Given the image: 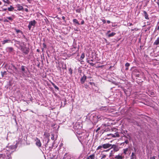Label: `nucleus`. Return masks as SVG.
<instances>
[{
  "instance_id": "nucleus-1",
  "label": "nucleus",
  "mask_w": 159,
  "mask_h": 159,
  "mask_svg": "<svg viewBox=\"0 0 159 159\" xmlns=\"http://www.w3.org/2000/svg\"><path fill=\"white\" fill-rule=\"evenodd\" d=\"M76 133L77 134L76 135L79 141L82 143L83 142H85L86 141V139L87 138L89 135L86 133H82L80 131L76 132Z\"/></svg>"
},
{
  "instance_id": "nucleus-2",
  "label": "nucleus",
  "mask_w": 159,
  "mask_h": 159,
  "mask_svg": "<svg viewBox=\"0 0 159 159\" xmlns=\"http://www.w3.org/2000/svg\"><path fill=\"white\" fill-rule=\"evenodd\" d=\"M16 43L19 45L20 48V49L25 54H27L29 52L30 49L26 47L24 43H21L20 41H16Z\"/></svg>"
},
{
  "instance_id": "nucleus-3",
  "label": "nucleus",
  "mask_w": 159,
  "mask_h": 159,
  "mask_svg": "<svg viewBox=\"0 0 159 159\" xmlns=\"http://www.w3.org/2000/svg\"><path fill=\"white\" fill-rule=\"evenodd\" d=\"M111 149L113 148V150L111 151V152L110 153L109 157L111 159H113V154L116 152H117L119 150V148L118 146L116 145L113 144L112 145V146H111Z\"/></svg>"
},
{
  "instance_id": "nucleus-4",
  "label": "nucleus",
  "mask_w": 159,
  "mask_h": 159,
  "mask_svg": "<svg viewBox=\"0 0 159 159\" xmlns=\"http://www.w3.org/2000/svg\"><path fill=\"white\" fill-rule=\"evenodd\" d=\"M73 128L74 130H75V133L76 132H78V131H80V130L82 128V124L79 122H76L73 125Z\"/></svg>"
},
{
  "instance_id": "nucleus-5",
  "label": "nucleus",
  "mask_w": 159,
  "mask_h": 159,
  "mask_svg": "<svg viewBox=\"0 0 159 159\" xmlns=\"http://www.w3.org/2000/svg\"><path fill=\"white\" fill-rule=\"evenodd\" d=\"M120 136V134L118 132H116L114 134H107L106 135L107 138L105 139H110L112 138H116V137H119Z\"/></svg>"
},
{
  "instance_id": "nucleus-6",
  "label": "nucleus",
  "mask_w": 159,
  "mask_h": 159,
  "mask_svg": "<svg viewBox=\"0 0 159 159\" xmlns=\"http://www.w3.org/2000/svg\"><path fill=\"white\" fill-rule=\"evenodd\" d=\"M36 23V22L35 20L30 21L28 26L29 30H30L31 28H34Z\"/></svg>"
},
{
  "instance_id": "nucleus-7",
  "label": "nucleus",
  "mask_w": 159,
  "mask_h": 159,
  "mask_svg": "<svg viewBox=\"0 0 159 159\" xmlns=\"http://www.w3.org/2000/svg\"><path fill=\"white\" fill-rule=\"evenodd\" d=\"M93 117L94 120H96L97 122L102 119H104V117L100 115H96Z\"/></svg>"
},
{
  "instance_id": "nucleus-8",
  "label": "nucleus",
  "mask_w": 159,
  "mask_h": 159,
  "mask_svg": "<svg viewBox=\"0 0 159 159\" xmlns=\"http://www.w3.org/2000/svg\"><path fill=\"white\" fill-rule=\"evenodd\" d=\"M36 142L35 144L36 145L39 147H40L41 146L42 144L40 142V140L38 138H36L35 139Z\"/></svg>"
},
{
  "instance_id": "nucleus-9",
  "label": "nucleus",
  "mask_w": 159,
  "mask_h": 159,
  "mask_svg": "<svg viewBox=\"0 0 159 159\" xmlns=\"http://www.w3.org/2000/svg\"><path fill=\"white\" fill-rule=\"evenodd\" d=\"M111 146H112V144L109 143H107L102 144L103 148L104 149H107L111 148Z\"/></svg>"
},
{
  "instance_id": "nucleus-10",
  "label": "nucleus",
  "mask_w": 159,
  "mask_h": 159,
  "mask_svg": "<svg viewBox=\"0 0 159 159\" xmlns=\"http://www.w3.org/2000/svg\"><path fill=\"white\" fill-rule=\"evenodd\" d=\"M114 158L115 159H121L124 158V156H122V153H120L118 155H116Z\"/></svg>"
},
{
  "instance_id": "nucleus-11",
  "label": "nucleus",
  "mask_w": 159,
  "mask_h": 159,
  "mask_svg": "<svg viewBox=\"0 0 159 159\" xmlns=\"http://www.w3.org/2000/svg\"><path fill=\"white\" fill-rule=\"evenodd\" d=\"M106 156L107 154L103 153V152H102L99 157L100 159H105L106 157Z\"/></svg>"
},
{
  "instance_id": "nucleus-12",
  "label": "nucleus",
  "mask_w": 159,
  "mask_h": 159,
  "mask_svg": "<svg viewBox=\"0 0 159 159\" xmlns=\"http://www.w3.org/2000/svg\"><path fill=\"white\" fill-rule=\"evenodd\" d=\"M71 157L70 154L68 153H66L63 158L62 159H70Z\"/></svg>"
},
{
  "instance_id": "nucleus-13",
  "label": "nucleus",
  "mask_w": 159,
  "mask_h": 159,
  "mask_svg": "<svg viewBox=\"0 0 159 159\" xmlns=\"http://www.w3.org/2000/svg\"><path fill=\"white\" fill-rule=\"evenodd\" d=\"M21 70L22 71V73L23 75L24 74L26 73L27 71L25 70V66H21Z\"/></svg>"
},
{
  "instance_id": "nucleus-14",
  "label": "nucleus",
  "mask_w": 159,
  "mask_h": 159,
  "mask_svg": "<svg viewBox=\"0 0 159 159\" xmlns=\"http://www.w3.org/2000/svg\"><path fill=\"white\" fill-rule=\"evenodd\" d=\"M95 155L94 154H91L86 159H95Z\"/></svg>"
},
{
  "instance_id": "nucleus-15",
  "label": "nucleus",
  "mask_w": 159,
  "mask_h": 159,
  "mask_svg": "<svg viewBox=\"0 0 159 159\" xmlns=\"http://www.w3.org/2000/svg\"><path fill=\"white\" fill-rule=\"evenodd\" d=\"M14 29L15 30V31H16V34L20 33L21 34H23V33L21 31L15 28H14Z\"/></svg>"
},
{
  "instance_id": "nucleus-16",
  "label": "nucleus",
  "mask_w": 159,
  "mask_h": 159,
  "mask_svg": "<svg viewBox=\"0 0 159 159\" xmlns=\"http://www.w3.org/2000/svg\"><path fill=\"white\" fill-rule=\"evenodd\" d=\"M143 12L145 18L146 19L148 20L149 19L148 18V15L147 12L145 11H143Z\"/></svg>"
},
{
  "instance_id": "nucleus-17",
  "label": "nucleus",
  "mask_w": 159,
  "mask_h": 159,
  "mask_svg": "<svg viewBox=\"0 0 159 159\" xmlns=\"http://www.w3.org/2000/svg\"><path fill=\"white\" fill-rule=\"evenodd\" d=\"M153 44L156 45H159V37H158L155 41V42Z\"/></svg>"
},
{
  "instance_id": "nucleus-18",
  "label": "nucleus",
  "mask_w": 159,
  "mask_h": 159,
  "mask_svg": "<svg viewBox=\"0 0 159 159\" xmlns=\"http://www.w3.org/2000/svg\"><path fill=\"white\" fill-rule=\"evenodd\" d=\"M17 8L18 10L19 11H21L23 9V7L19 4H18L17 5Z\"/></svg>"
},
{
  "instance_id": "nucleus-19",
  "label": "nucleus",
  "mask_w": 159,
  "mask_h": 159,
  "mask_svg": "<svg viewBox=\"0 0 159 159\" xmlns=\"http://www.w3.org/2000/svg\"><path fill=\"white\" fill-rule=\"evenodd\" d=\"M86 76L84 75L81 79V82L83 83H84V81L86 79Z\"/></svg>"
},
{
  "instance_id": "nucleus-20",
  "label": "nucleus",
  "mask_w": 159,
  "mask_h": 159,
  "mask_svg": "<svg viewBox=\"0 0 159 159\" xmlns=\"http://www.w3.org/2000/svg\"><path fill=\"white\" fill-rule=\"evenodd\" d=\"M116 34V33L114 32H112L111 34H109L107 35V36L108 37H113Z\"/></svg>"
},
{
  "instance_id": "nucleus-21",
  "label": "nucleus",
  "mask_w": 159,
  "mask_h": 159,
  "mask_svg": "<svg viewBox=\"0 0 159 159\" xmlns=\"http://www.w3.org/2000/svg\"><path fill=\"white\" fill-rule=\"evenodd\" d=\"M2 1L5 3V4H9L11 2L9 0H2Z\"/></svg>"
},
{
  "instance_id": "nucleus-22",
  "label": "nucleus",
  "mask_w": 159,
  "mask_h": 159,
  "mask_svg": "<svg viewBox=\"0 0 159 159\" xmlns=\"http://www.w3.org/2000/svg\"><path fill=\"white\" fill-rule=\"evenodd\" d=\"M131 158V159H136V156L133 152L132 153Z\"/></svg>"
},
{
  "instance_id": "nucleus-23",
  "label": "nucleus",
  "mask_w": 159,
  "mask_h": 159,
  "mask_svg": "<svg viewBox=\"0 0 159 159\" xmlns=\"http://www.w3.org/2000/svg\"><path fill=\"white\" fill-rule=\"evenodd\" d=\"M73 22L74 23H76L78 25H80V23H79L78 20L76 19H73Z\"/></svg>"
},
{
  "instance_id": "nucleus-24",
  "label": "nucleus",
  "mask_w": 159,
  "mask_h": 159,
  "mask_svg": "<svg viewBox=\"0 0 159 159\" xmlns=\"http://www.w3.org/2000/svg\"><path fill=\"white\" fill-rule=\"evenodd\" d=\"M14 9V7L12 6H10V7L8 8L7 9L9 11H12Z\"/></svg>"
},
{
  "instance_id": "nucleus-25",
  "label": "nucleus",
  "mask_w": 159,
  "mask_h": 159,
  "mask_svg": "<svg viewBox=\"0 0 159 159\" xmlns=\"http://www.w3.org/2000/svg\"><path fill=\"white\" fill-rule=\"evenodd\" d=\"M51 139L52 140H55L56 139L57 137H55L54 134H52L51 135Z\"/></svg>"
},
{
  "instance_id": "nucleus-26",
  "label": "nucleus",
  "mask_w": 159,
  "mask_h": 159,
  "mask_svg": "<svg viewBox=\"0 0 159 159\" xmlns=\"http://www.w3.org/2000/svg\"><path fill=\"white\" fill-rule=\"evenodd\" d=\"M17 147V145H12L10 146V148L11 149H13L16 148Z\"/></svg>"
},
{
  "instance_id": "nucleus-27",
  "label": "nucleus",
  "mask_w": 159,
  "mask_h": 159,
  "mask_svg": "<svg viewBox=\"0 0 159 159\" xmlns=\"http://www.w3.org/2000/svg\"><path fill=\"white\" fill-rule=\"evenodd\" d=\"M128 148H127L123 149V153H124L125 154H127V152L128 151Z\"/></svg>"
},
{
  "instance_id": "nucleus-28",
  "label": "nucleus",
  "mask_w": 159,
  "mask_h": 159,
  "mask_svg": "<svg viewBox=\"0 0 159 159\" xmlns=\"http://www.w3.org/2000/svg\"><path fill=\"white\" fill-rule=\"evenodd\" d=\"M7 50H8V51L10 52H12V50H13V49L12 47H8L7 48Z\"/></svg>"
},
{
  "instance_id": "nucleus-29",
  "label": "nucleus",
  "mask_w": 159,
  "mask_h": 159,
  "mask_svg": "<svg viewBox=\"0 0 159 159\" xmlns=\"http://www.w3.org/2000/svg\"><path fill=\"white\" fill-rule=\"evenodd\" d=\"M6 18L11 21H12L13 20V18L12 17H7Z\"/></svg>"
},
{
  "instance_id": "nucleus-30",
  "label": "nucleus",
  "mask_w": 159,
  "mask_h": 159,
  "mask_svg": "<svg viewBox=\"0 0 159 159\" xmlns=\"http://www.w3.org/2000/svg\"><path fill=\"white\" fill-rule=\"evenodd\" d=\"M52 85L54 87V88L56 89H57L58 90H59V88L58 87H57L56 85L52 83Z\"/></svg>"
},
{
  "instance_id": "nucleus-31",
  "label": "nucleus",
  "mask_w": 159,
  "mask_h": 159,
  "mask_svg": "<svg viewBox=\"0 0 159 159\" xmlns=\"http://www.w3.org/2000/svg\"><path fill=\"white\" fill-rule=\"evenodd\" d=\"M85 57V55L84 54V53H83L81 54L80 59H83Z\"/></svg>"
},
{
  "instance_id": "nucleus-32",
  "label": "nucleus",
  "mask_w": 159,
  "mask_h": 159,
  "mask_svg": "<svg viewBox=\"0 0 159 159\" xmlns=\"http://www.w3.org/2000/svg\"><path fill=\"white\" fill-rule=\"evenodd\" d=\"M6 73V72L5 71L4 72H1V74L2 76V77H3L4 76V75Z\"/></svg>"
},
{
  "instance_id": "nucleus-33",
  "label": "nucleus",
  "mask_w": 159,
  "mask_h": 159,
  "mask_svg": "<svg viewBox=\"0 0 159 159\" xmlns=\"http://www.w3.org/2000/svg\"><path fill=\"white\" fill-rule=\"evenodd\" d=\"M87 62L89 63L90 65H91V66H93L95 65V64H94L92 62H89V61H87Z\"/></svg>"
},
{
  "instance_id": "nucleus-34",
  "label": "nucleus",
  "mask_w": 159,
  "mask_h": 159,
  "mask_svg": "<svg viewBox=\"0 0 159 159\" xmlns=\"http://www.w3.org/2000/svg\"><path fill=\"white\" fill-rule=\"evenodd\" d=\"M9 41V40H4L3 41L2 43L3 44H5V43H8Z\"/></svg>"
},
{
  "instance_id": "nucleus-35",
  "label": "nucleus",
  "mask_w": 159,
  "mask_h": 159,
  "mask_svg": "<svg viewBox=\"0 0 159 159\" xmlns=\"http://www.w3.org/2000/svg\"><path fill=\"white\" fill-rule=\"evenodd\" d=\"M103 148L102 145H100L98 146L97 149V150H98L100 149H101L102 148Z\"/></svg>"
},
{
  "instance_id": "nucleus-36",
  "label": "nucleus",
  "mask_w": 159,
  "mask_h": 159,
  "mask_svg": "<svg viewBox=\"0 0 159 159\" xmlns=\"http://www.w3.org/2000/svg\"><path fill=\"white\" fill-rule=\"evenodd\" d=\"M69 73L71 75L72 74V70L71 69V68H70L69 69Z\"/></svg>"
},
{
  "instance_id": "nucleus-37",
  "label": "nucleus",
  "mask_w": 159,
  "mask_h": 159,
  "mask_svg": "<svg viewBox=\"0 0 159 159\" xmlns=\"http://www.w3.org/2000/svg\"><path fill=\"white\" fill-rule=\"evenodd\" d=\"M130 66V64L128 63H127L125 64V66L128 67Z\"/></svg>"
},
{
  "instance_id": "nucleus-38",
  "label": "nucleus",
  "mask_w": 159,
  "mask_h": 159,
  "mask_svg": "<svg viewBox=\"0 0 159 159\" xmlns=\"http://www.w3.org/2000/svg\"><path fill=\"white\" fill-rule=\"evenodd\" d=\"M43 46L44 48H46L47 46H46V44L45 43H43Z\"/></svg>"
},
{
  "instance_id": "nucleus-39",
  "label": "nucleus",
  "mask_w": 159,
  "mask_h": 159,
  "mask_svg": "<svg viewBox=\"0 0 159 159\" xmlns=\"http://www.w3.org/2000/svg\"><path fill=\"white\" fill-rule=\"evenodd\" d=\"M129 143V141L128 140H126L125 141V142L124 143H126V144H128Z\"/></svg>"
},
{
  "instance_id": "nucleus-40",
  "label": "nucleus",
  "mask_w": 159,
  "mask_h": 159,
  "mask_svg": "<svg viewBox=\"0 0 159 159\" xmlns=\"http://www.w3.org/2000/svg\"><path fill=\"white\" fill-rule=\"evenodd\" d=\"M43 18L46 22L48 20L47 18L46 17H43Z\"/></svg>"
},
{
  "instance_id": "nucleus-41",
  "label": "nucleus",
  "mask_w": 159,
  "mask_h": 159,
  "mask_svg": "<svg viewBox=\"0 0 159 159\" xmlns=\"http://www.w3.org/2000/svg\"><path fill=\"white\" fill-rule=\"evenodd\" d=\"M4 21L5 22H8L9 20L7 19H4Z\"/></svg>"
},
{
  "instance_id": "nucleus-42",
  "label": "nucleus",
  "mask_w": 159,
  "mask_h": 159,
  "mask_svg": "<svg viewBox=\"0 0 159 159\" xmlns=\"http://www.w3.org/2000/svg\"><path fill=\"white\" fill-rule=\"evenodd\" d=\"M155 156L152 157L150 158V159H155Z\"/></svg>"
},
{
  "instance_id": "nucleus-43",
  "label": "nucleus",
  "mask_w": 159,
  "mask_h": 159,
  "mask_svg": "<svg viewBox=\"0 0 159 159\" xmlns=\"http://www.w3.org/2000/svg\"><path fill=\"white\" fill-rule=\"evenodd\" d=\"M111 32L110 30H108L107 31V33L106 34V35L107 36V35L109 33Z\"/></svg>"
},
{
  "instance_id": "nucleus-44",
  "label": "nucleus",
  "mask_w": 159,
  "mask_h": 159,
  "mask_svg": "<svg viewBox=\"0 0 159 159\" xmlns=\"http://www.w3.org/2000/svg\"><path fill=\"white\" fill-rule=\"evenodd\" d=\"M102 21L104 24L106 22V21L105 20H102Z\"/></svg>"
},
{
  "instance_id": "nucleus-45",
  "label": "nucleus",
  "mask_w": 159,
  "mask_h": 159,
  "mask_svg": "<svg viewBox=\"0 0 159 159\" xmlns=\"http://www.w3.org/2000/svg\"><path fill=\"white\" fill-rule=\"evenodd\" d=\"M4 157V155H3L2 154H0V157Z\"/></svg>"
},
{
  "instance_id": "nucleus-46",
  "label": "nucleus",
  "mask_w": 159,
  "mask_h": 159,
  "mask_svg": "<svg viewBox=\"0 0 159 159\" xmlns=\"http://www.w3.org/2000/svg\"><path fill=\"white\" fill-rule=\"evenodd\" d=\"M100 129V127H98L97 129L96 130V132H98V131H99Z\"/></svg>"
},
{
  "instance_id": "nucleus-47",
  "label": "nucleus",
  "mask_w": 159,
  "mask_h": 159,
  "mask_svg": "<svg viewBox=\"0 0 159 159\" xmlns=\"http://www.w3.org/2000/svg\"><path fill=\"white\" fill-rule=\"evenodd\" d=\"M27 2L29 3H30L32 1V0H27Z\"/></svg>"
},
{
  "instance_id": "nucleus-48",
  "label": "nucleus",
  "mask_w": 159,
  "mask_h": 159,
  "mask_svg": "<svg viewBox=\"0 0 159 159\" xmlns=\"http://www.w3.org/2000/svg\"><path fill=\"white\" fill-rule=\"evenodd\" d=\"M84 20H82L81 21V24L83 25L84 24Z\"/></svg>"
},
{
  "instance_id": "nucleus-49",
  "label": "nucleus",
  "mask_w": 159,
  "mask_h": 159,
  "mask_svg": "<svg viewBox=\"0 0 159 159\" xmlns=\"http://www.w3.org/2000/svg\"><path fill=\"white\" fill-rule=\"evenodd\" d=\"M102 126L103 127H105L106 126V124H103L102 125Z\"/></svg>"
},
{
  "instance_id": "nucleus-50",
  "label": "nucleus",
  "mask_w": 159,
  "mask_h": 159,
  "mask_svg": "<svg viewBox=\"0 0 159 159\" xmlns=\"http://www.w3.org/2000/svg\"><path fill=\"white\" fill-rule=\"evenodd\" d=\"M62 18L63 20H65V18L64 16H62Z\"/></svg>"
},
{
  "instance_id": "nucleus-51",
  "label": "nucleus",
  "mask_w": 159,
  "mask_h": 159,
  "mask_svg": "<svg viewBox=\"0 0 159 159\" xmlns=\"http://www.w3.org/2000/svg\"><path fill=\"white\" fill-rule=\"evenodd\" d=\"M25 11H26V12H28V9H27V8H25Z\"/></svg>"
},
{
  "instance_id": "nucleus-52",
  "label": "nucleus",
  "mask_w": 159,
  "mask_h": 159,
  "mask_svg": "<svg viewBox=\"0 0 159 159\" xmlns=\"http://www.w3.org/2000/svg\"><path fill=\"white\" fill-rule=\"evenodd\" d=\"M107 22L108 23V24H109L111 22L109 20H108L107 21Z\"/></svg>"
},
{
  "instance_id": "nucleus-53",
  "label": "nucleus",
  "mask_w": 159,
  "mask_h": 159,
  "mask_svg": "<svg viewBox=\"0 0 159 159\" xmlns=\"http://www.w3.org/2000/svg\"><path fill=\"white\" fill-rule=\"evenodd\" d=\"M7 10V8L3 9V11H6V10Z\"/></svg>"
},
{
  "instance_id": "nucleus-54",
  "label": "nucleus",
  "mask_w": 159,
  "mask_h": 159,
  "mask_svg": "<svg viewBox=\"0 0 159 159\" xmlns=\"http://www.w3.org/2000/svg\"><path fill=\"white\" fill-rule=\"evenodd\" d=\"M7 5H8V4H5L4 5V6H7Z\"/></svg>"
},
{
  "instance_id": "nucleus-55",
  "label": "nucleus",
  "mask_w": 159,
  "mask_h": 159,
  "mask_svg": "<svg viewBox=\"0 0 159 159\" xmlns=\"http://www.w3.org/2000/svg\"><path fill=\"white\" fill-rule=\"evenodd\" d=\"M126 69V70H128V67H126V69Z\"/></svg>"
},
{
  "instance_id": "nucleus-56",
  "label": "nucleus",
  "mask_w": 159,
  "mask_h": 159,
  "mask_svg": "<svg viewBox=\"0 0 159 159\" xmlns=\"http://www.w3.org/2000/svg\"><path fill=\"white\" fill-rule=\"evenodd\" d=\"M157 30H159V25L157 27Z\"/></svg>"
},
{
  "instance_id": "nucleus-57",
  "label": "nucleus",
  "mask_w": 159,
  "mask_h": 159,
  "mask_svg": "<svg viewBox=\"0 0 159 159\" xmlns=\"http://www.w3.org/2000/svg\"><path fill=\"white\" fill-rule=\"evenodd\" d=\"M1 4H2V2L1 1H0V5H1Z\"/></svg>"
},
{
  "instance_id": "nucleus-58",
  "label": "nucleus",
  "mask_w": 159,
  "mask_h": 159,
  "mask_svg": "<svg viewBox=\"0 0 159 159\" xmlns=\"http://www.w3.org/2000/svg\"><path fill=\"white\" fill-rule=\"evenodd\" d=\"M108 150H107L105 151H108Z\"/></svg>"
},
{
  "instance_id": "nucleus-59",
  "label": "nucleus",
  "mask_w": 159,
  "mask_h": 159,
  "mask_svg": "<svg viewBox=\"0 0 159 159\" xmlns=\"http://www.w3.org/2000/svg\"><path fill=\"white\" fill-rule=\"evenodd\" d=\"M90 83L91 84H92V83L91 82Z\"/></svg>"
},
{
  "instance_id": "nucleus-60",
  "label": "nucleus",
  "mask_w": 159,
  "mask_h": 159,
  "mask_svg": "<svg viewBox=\"0 0 159 159\" xmlns=\"http://www.w3.org/2000/svg\"><path fill=\"white\" fill-rule=\"evenodd\" d=\"M132 25V24H130V25Z\"/></svg>"
},
{
  "instance_id": "nucleus-61",
  "label": "nucleus",
  "mask_w": 159,
  "mask_h": 159,
  "mask_svg": "<svg viewBox=\"0 0 159 159\" xmlns=\"http://www.w3.org/2000/svg\"><path fill=\"white\" fill-rule=\"evenodd\" d=\"M76 11L77 12L78 11H77V10H76Z\"/></svg>"
},
{
  "instance_id": "nucleus-62",
  "label": "nucleus",
  "mask_w": 159,
  "mask_h": 159,
  "mask_svg": "<svg viewBox=\"0 0 159 159\" xmlns=\"http://www.w3.org/2000/svg\"><path fill=\"white\" fill-rule=\"evenodd\" d=\"M76 11L77 12L78 11H77V10H76Z\"/></svg>"
},
{
  "instance_id": "nucleus-63",
  "label": "nucleus",
  "mask_w": 159,
  "mask_h": 159,
  "mask_svg": "<svg viewBox=\"0 0 159 159\" xmlns=\"http://www.w3.org/2000/svg\"><path fill=\"white\" fill-rule=\"evenodd\" d=\"M105 41H107V39H105Z\"/></svg>"
},
{
  "instance_id": "nucleus-64",
  "label": "nucleus",
  "mask_w": 159,
  "mask_h": 159,
  "mask_svg": "<svg viewBox=\"0 0 159 159\" xmlns=\"http://www.w3.org/2000/svg\"><path fill=\"white\" fill-rule=\"evenodd\" d=\"M91 61H93V60H91Z\"/></svg>"
}]
</instances>
